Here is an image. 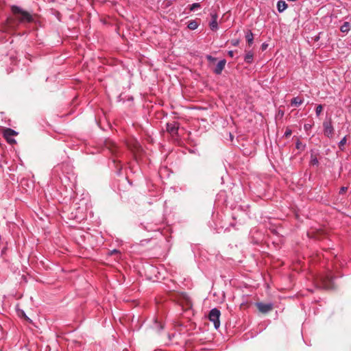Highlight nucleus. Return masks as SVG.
<instances>
[{
    "instance_id": "24",
    "label": "nucleus",
    "mask_w": 351,
    "mask_h": 351,
    "mask_svg": "<svg viewBox=\"0 0 351 351\" xmlns=\"http://www.w3.org/2000/svg\"><path fill=\"white\" fill-rule=\"evenodd\" d=\"M310 127H311V125H308V124H305V125H304V128H305V130H308Z\"/></svg>"
},
{
    "instance_id": "10",
    "label": "nucleus",
    "mask_w": 351,
    "mask_h": 351,
    "mask_svg": "<svg viewBox=\"0 0 351 351\" xmlns=\"http://www.w3.org/2000/svg\"><path fill=\"white\" fill-rule=\"evenodd\" d=\"M303 102H304V100L302 98H300L299 97H296L291 99V105L293 106L297 107V106H300Z\"/></svg>"
},
{
    "instance_id": "6",
    "label": "nucleus",
    "mask_w": 351,
    "mask_h": 351,
    "mask_svg": "<svg viewBox=\"0 0 351 351\" xmlns=\"http://www.w3.org/2000/svg\"><path fill=\"white\" fill-rule=\"evenodd\" d=\"M217 17V14H211V21L209 23V26L213 31H216L218 29Z\"/></svg>"
},
{
    "instance_id": "19",
    "label": "nucleus",
    "mask_w": 351,
    "mask_h": 351,
    "mask_svg": "<svg viewBox=\"0 0 351 351\" xmlns=\"http://www.w3.org/2000/svg\"><path fill=\"white\" fill-rule=\"evenodd\" d=\"M311 163L313 165H317L319 164V161H318L317 158L315 156H311Z\"/></svg>"
},
{
    "instance_id": "26",
    "label": "nucleus",
    "mask_w": 351,
    "mask_h": 351,
    "mask_svg": "<svg viewBox=\"0 0 351 351\" xmlns=\"http://www.w3.org/2000/svg\"><path fill=\"white\" fill-rule=\"evenodd\" d=\"M266 47V45H265L264 44L263 45V49H265Z\"/></svg>"
},
{
    "instance_id": "18",
    "label": "nucleus",
    "mask_w": 351,
    "mask_h": 351,
    "mask_svg": "<svg viewBox=\"0 0 351 351\" xmlns=\"http://www.w3.org/2000/svg\"><path fill=\"white\" fill-rule=\"evenodd\" d=\"M295 147L298 149H304L305 145H303L300 141H298L296 142Z\"/></svg>"
},
{
    "instance_id": "23",
    "label": "nucleus",
    "mask_w": 351,
    "mask_h": 351,
    "mask_svg": "<svg viewBox=\"0 0 351 351\" xmlns=\"http://www.w3.org/2000/svg\"><path fill=\"white\" fill-rule=\"evenodd\" d=\"M228 55H229L230 57H233V56H234V51H228Z\"/></svg>"
},
{
    "instance_id": "22",
    "label": "nucleus",
    "mask_w": 351,
    "mask_h": 351,
    "mask_svg": "<svg viewBox=\"0 0 351 351\" xmlns=\"http://www.w3.org/2000/svg\"><path fill=\"white\" fill-rule=\"evenodd\" d=\"M291 130H287V131L285 132V135L286 136H288L291 135Z\"/></svg>"
},
{
    "instance_id": "17",
    "label": "nucleus",
    "mask_w": 351,
    "mask_h": 351,
    "mask_svg": "<svg viewBox=\"0 0 351 351\" xmlns=\"http://www.w3.org/2000/svg\"><path fill=\"white\" fill-rule=\"evenodd\" d=\"M346 143V137L344 136L339 143V147L341 150H343L342 147H343Z\"/></svg>"
},
{
    "instance_id": "20",
    "label": "nucleus",
    "mask_w": 351,
    "mask_h": 351,
    "mask_svg": "<svg viewBox=\"0 0 351 351\" xmlns=\"http://www.w3.org/2000/svg\"><path fill=\"white\" fill-rule=\"evenodd\" d=\"M346 190H347V187L342 186V187L340 189L339 193L343 194L344 192H346Z\"/></svg>"
},
{
    "instance_id": "5",
    "label": "nucleus",
    "mask_w": 351,
    "mask_h": 351,
    "mask_svg": "<svg viewBox=\"0 0 351 351\" xmlns=\"http://www.w3.org/2000/svg\"><path fill=\"white\" fill-rule=\"evenodd\" d=\"M3 134H4L5 138L7 139L8 142H9L10 143L16 142V141L14 139L11 138V137H12V136H16L17 134V132L16 131H14V130L10 129V128H7L4 131Z\"/></svg>"
},
{
    "instance_id": "3",
    "label": "nucleus",
    "mask_w": 351,
    "mask_h": 351,
    "mask_svg": "<svg viewBox=\"0 0 351 351\" xmlns=\"http://www.w3.org/2000/svg\"><path fill=\"white\" fill-rule=\"evenodd\" d=\"M180 128V124L176 121L167 123L166 124V130L171 136H175L178 134Z\"/></svg>"
},
{
    "instance_id": "9",
    "label": "nucleus",
    "mask_w": 351,
    "mask_h": 351,
    "mask_svg": "<svg viewBox=\"0 0 351 351\" xmlns=\"http://www.w3.org/2000/svg\"><path fill=\"white\" fill-rule=\"evenodd\" d=\"M287 8V4L283 0H279L277 2V9L279 12H284Z\"/></svg>"
},
{
    "instance_id": "4",
    "label": "nucleus",
    "mask_w": 351,
    "mask_h": 351,
    "mask_svg": "<svg viewBox=\"0 0 351 351\" xmlns=\"http://www.w3.org/2000/svg\"><path fill=\"white\" fill-rule=\"evenodd\" d=\"M256 306L258 310L263 313H268L273 308V304L271 303L265 304L263 302H258L256 304Z\"/></svg>"
},
{
    "instance_id": "14",
    "label": "nucleus",
    "mask_w": 351,
    "mask_h": 351,
    "mask_svg": "<svg viewBox=\"0 0 351 351\" xmlns=\"http://www.w3.org/2000/svg\"><path fill=\"white\" fill-rule=\"evenodd\" d=\"M187 27L191 30H195L198 27V23L196 21L193 20L189 22Z\"/></svg>"
},
{
    "instance_id": "7",
    "label": "nucleus",
    "mask_w": 351,
    "mask_h": 351,
    "mask_svg": "<svg viewBox=\"0 0 351 351\" xmlns=\"http://www.w3.org/2000/svg\"><path fill=\"white\" fill-rule=\"evenodd\" d=\"M226 63V60H220L217 63V64L214 70L215 73L217 75H220L225 67Z\"/></svg>"
},
{
    "instance_id": "21",
    "label": "nucleus",
    "mask_w": 351,
    "mask_h": 351,
    "mask_svg": "<svg viewBox=\"0 0 351 351\" xmlns=\"http://www.w3.org/2000/svg\"><path fill=\"white\" fill-rule=\"evenodd\" d=\"M118 253H119V252L117 250H113L110 251V254L111 255L114 254H118Z\"/></svg>"
},
{
    "instance_id": "8",
    "label": "nucleus",
    "mask_w": 351,
    "mask_h": 351,
    "mask_svg": "<svg viewBox=\"0 0 351 351\" xmlns=\"http://www.w3.org/2000/svg\"><path fill=\"white\" fill-rule=\"evenodd\" d=\"M324 132L328 136L332 134L333 127L330 123H324Z\"/></svg>"
},
{
    "instance_id": "1",
    "label": "nucleus",
    "mask_w": 351,
    "mask_h": 351,
    "mask_svg": "<svg viewBox=\"0 0 351 351\" xmlns=\"http://www.w3.org/2000/svg\"><path fill=\"white\" fill-rule=\"evenodd\" d=\"M12 12L14 14H20L21 17L19 19V21L21 23L27 22L30 23L33 21L32 16L27 12L23 10L20 7L17 5H12L11 7Z\"/></svg>"
},
{
    "instance_id": "16",
    "label": "nucleus",
    "mask_w": 351,
    "mask_h": 351,
    "mask_svg": "<svg viewBox=\"0 0 351 351\" xmlns=\"http://www.w3.org/2000/svg\"><path fill=\"white\" fill-rule=\"evenodd\" d=\"M322 110H323V107L322 105H318L316 107V109H315V113H316V115L317 117H319L321 114V112H322Z\"/></svg>"
},
{
    "instance_id": "13",
    "label": "nucleus",
    "mask_w": 351,
    "mask_h": 351,
    "mask_svg": "<svg viewBox=\"0 0 351 351\" xmlns=\"http://www.w3.org/2000/svg\"><path fill=\"white\" fill-rule=\"evenodd\" d=\"M245 38H246V40L247 42L248 43V44L250 45L253 43V40H254V36H253V34L251 31H249L246 35H245Z\"/></svg>"
},
{
    "instance_id": "15",
    "label": "nucleus",
    "mask_w": 351,
    "mask_h": 351,
    "mask_svg": "<svg viewBox=\"0 0 351 351\" xmlns=\"http://www.w3.org/2000/svg\"><path fill=\"white\" fill-rule=\"evenodd\" d=\"M200 8V4L198 3H194L192 5H190V10L191 11H195L197 9Z\"/></svg>"
},
{
    "instance_id": "11",
    "label": "nucleus",
    "mask_w": 351,
    "mask_h": 351,
    "mask_svg": "<svg viewBox=\"0 0 351 351\" xmlns=\"http://www.w3.org/2000/svg\"><path fill=\"white\" fill-rule=\"evenodd\" d=\"M253 57H254L253 53L252 51H247L245 53V56L244 57V60L245 62L250 64L253 61Z\"/></svg>"
},
{
    "instance_id": "25",
    "label": "nucleus",
    "mask_w": 351,
    "mask_h": 351,
    "mask_svg": "<svg viewBox=\"0 0 351 351\" xmlns=\"http://www.w3.org/2000/svg\"><path fill=\"white\" fill-rule=\"evenodd\" d=\"M207 58H208V60H214V58H212V56H208Z\"/></svg>"
},
{
    "instance_id": "2",
    "label": "nucleus",
    "mask_w": 351,
    "mask_h": 351,
    "mask_svg": "<svg viewBox=\"0 0 351 351\" xmlns=\"http://www.w3.org/2000/svg\"><path fill=\"white\" fill-rule=\"evenodd\" d=\"M220 311L217 308L211 309L208 314V319L210 322H212L214 324V326L216 329H217L220 326Z\"/></svg>"
},
{
    "instance_id": "12",
    "label": "nucleus",
    "mask_w": 351,
    "mask_h": 351,
    "mask_svg": "<svg viewBox=\"0 0 351 351\" xmlns=\"http://www.w3.org/2000/svg\"><path fill=\"white\" fill-rule=\"evenodd\" d=\"M350 29V24L349 22H344L341 26L340 30L343 33H348Z\"/></svg>"
}]
</instances>
